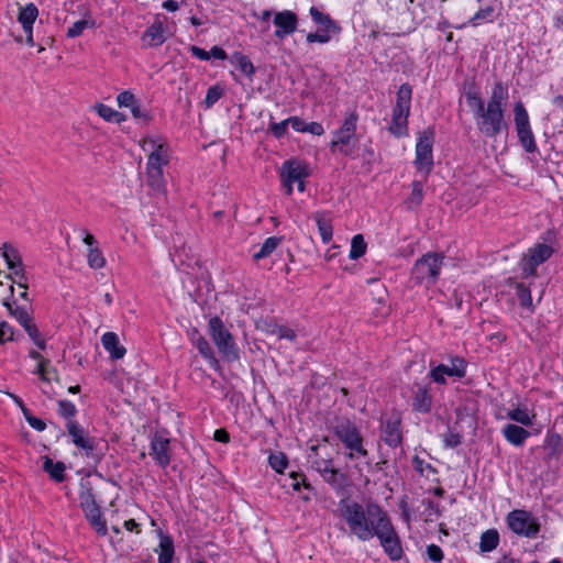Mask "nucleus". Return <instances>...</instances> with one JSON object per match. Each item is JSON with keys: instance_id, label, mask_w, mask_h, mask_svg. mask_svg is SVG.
I'll return each instance as SVG.
<instances>
[{"instance_id": "nucleus-1", "label": "nucleus", "mask_w": 563, "mask_h": 563, "mask_svg": "<svg viewBox=\"0 0 563 563\" xmlns=\"http://www.w3.org/2000/svg\"><path fill=\"white\" fill-rule=\"evenodd\" d=\"M340 512L351 534L361 541L377 537L390 560L397 561L401 558L399 538L387 512L379 505L369 503L364 507L356 501L342 500Z\"/></svg>"}, {"instance_id": "nucleus-2", "label": "nucleus", "mask_w": 563, "mask_h": 563, "mask_svg": "<svg viewBox=\"0 0 563 563\" xmlns=\"http://www.w3.org/2000/svg\"><path fill=\"white\" fill-rule=\"evenodd\" d=\"M465 99L473 112L477 130L482 135L488 139H496L503 132L508 131L506 112L509 91L508 87L501 81L494 84L487 102L484 101L476 90H468L465 93Z\"/></svg>"}, {"instance_id": "nucleus-3", "label": "nucleus", "mask_w": 563, "mask_h": 563, "mask_svg": "<svg viewBox=\"0 0 563 563\" xmlns=\"http://www.w3.org/2000/svg\"><path fill=\"white\" fill-rule=\"evenodd\" d=\"M66 430L73 444L80 450L82 456L93 464L101 462L108 451V443L104 440L89 435L88 431L76 420L67 421Z\"/></svg>"}, {"instance_id": "nucleus-4", "label": "nucleus", "mask_w": 563, "mask_h": 563, "mask_svg": "<svg viewBox=\"0 0 563 563\" xmlns=\"http://www.w3.org/2000/svg\"><path fill=\"white\" fill-rule=\"evenodd\" d=\"M101 484L100 481H92L90 475L81 477L79 483V501L82 511L89 523L95 528L97 533L107 534V523L102 519L100 507L97 504V488Z\"/></svg>"}, {"instance_id": "nucleus-5", "label": "nucleus", "mask_w": 563, "mask_h": 563, "mask_svg": "<svg viewBox=\"0 0 563 563\" xmlns=\"http://www.w3.org/2000/svg\"><path fill=\"white\" fill-rule=\"evenodd\" d=\"M333 432L345 448V456L349 460L368 456V451L363 444L364 439L353 421L347 418L336 419Z\"/></svg>"}, {"instance_id": "nucleus-6", "label": "nucleus", "mask_w": 563, "mask_h": 563, "mask_svg": "<svg viewBox=\"0 0 563 563\" xmlns=\"http://www.w3.org/2000/svg\"><path fill=\"white\" fill-rule=\"evenodd\" d=\"M3 306L8 309L9 314L25 330L34 344L44 350L46 343L34 322L32 305H19L18 301L13 299L4 300Z\"/></svg>"}, {"instance_id": "nucleus-7", "label": "nucleus", "mask_w": 563, "mask_h": 563, "mask_svg": "<svg viewBox=\"0 0 563 563\" xmlns=\"http://www.w3.org/2000/svg\"><path fill=\"white\" fill-rule=\"evenodd\" d=\"M445 256L442 253H427L416 261L411 269V278L417 284L434 285L439 278Z\"/></svg>"}, {"instance_id": "nucleus-8", "label": "nucleus", "mask_w": 563, "mask_h": 563, "mask_svg": "<svg viewBox=\"0 0 563 563\" xmlns=\"http://www.w3.org/2000/svg\"><path fill=\"white\" fill-rule=\"evenodd\" d=\"M357 120L358 114L356 112H352L345 118L341 128L334 132V137L330 144L331 152H339L344 156L354 152L358 142L355 136Z\"/></svg>"}, {"instance_id": "nucleus-9", "label": "nucleus", "mask_w": 563, "mask_h": 563, "mask_svg": "<svg viewBox=\"0 0 563 563\" xmlns=\"http://www.w3.org/2000/svg\"><path fill=\"white\" fill-rule=\"evenodd\" d=\"M506 523L511 532L528 539L537 538L541 529L539 519L526 509H515L508 512Z\"/></svg>"}, {"instance_id": "nucleus-10", "label": "nucleus", "mask_w": 563, "mask_h": 563, "mask_svg": "<svg viewBox=\"0 0 563 563\" xmlns=\"http://www.w3.org/2000/svg\"><path fill=\"white\" fill-rule=\"evenodd\" d=\"M209 329L211 338L223 358L229 362L238 361L239 350L232 334L224 327L222 320L219 317H212L209 320Z\"/></svg>"}, {"instance_id": "nucleus-11", "label": "nucleus", "mask_w": 563, "mask_h": 563, "mask_svg": "<svg viewBox=\"0 0 563 563\" xmlns=\"http://www.w3.org/2000/svg\"><path fill=\"white\" fill-rule=\"evenodd\" d=\"M434 142V131L428 128L420 133L419 140L416 145V161L415 164L419 170H424L429 174L433 166L432 146Z\"/></svg>"}, {"instance_id": "nucleus-12", "label": "nucleus", "mask_w": 563, "mask_h": 563, "mask_svg": "<svg viewBox=\"0 0 563 563\" xmlns=\"http://www.w3.org/2000/svg\"><path fill=\"white\" fill-rule=\"evenodd\" d=\"M553 253V247L544 243H538L530 247L520 262L522 274L525 276L534 275L537 267L547 262Z\"/></svg>"}, {"instance_id": "nucleus-13", "label": "nucleus", "mask_w": 563, "mask_h": 563, "mask_svg": "<svg viewBox=\"0 0 563 563\" xmlns=\"http://www.w3.org/2000/svg\"><path fill=\"white\" fill-rule=\"evenodd\" d=\"M309 176L308 166L299 161H286L282 167L283 186L286 188V194H292V185L301 178Z\"/></svg>"}, {"instance_id": "nucleus-14", "label": "nucleus", "mask_w": 563, "mask_h": 563, "mask_svg": "<svg viewBox=\"0 0 563 563\" xmlns=\"http://www.w3.org/2000/svg\"><path fill=\"white\" fill-rule=\"evenodd\" d=\"M466 373V362L462 357H454L450 365L440 364L431 371V377L435 383H445L444 375L463 378Z\"/></svg>"}, {"instance_id": "nucleus-15", "label": "nucleus", "mask_w": 563, "mask_h": 563, "mask_svg": "<svg viewBox=\"0 0 563 563\" xmlns=\"http://www.w3.org/2000/svg\"><path fill=\"white\" fill-rule=\"evenodd\" d=\"M317 470L322 478L335 490H342L346 486V476L332 466V460L317 462Z\"/></svg>"}, {"instance_id": "nucleus-16", "label": "nucleus", "mask_w": 563, "mask_h": 563, "mask_svg": "<svg viewBox=\"0 0 563 563\" xmlns=\"http://www.w3.org/2000/svg\"><path fill=\"white\" fill-rule=\"evenodd\" d=\"M274 24L277 27L275 31V36L283 40L297 30V14L289 10L277 12L274 16Z\"/></svg>"}, {"instance_id": "nucleus-17", "label": "nucleus", "mask_w": 563, "mask_h": 563, "mask_svg": "<svg viewBox=\"0 0 563 563\" xmlns=\"http://www.w3.org/2000/svg\"><path fill=\"white\" fill-rule=\"evenodd\" d=\"M150 455L156 461V463L165 468L170 463V442L169 439L164 438L159 434H155L151 441Z\"/></svg>"}, {"instance_id": "nucleus-18", "label": "nucleus", "mask_w": 563, "mask_h": 563, "mask_svg": "<svg viewBox=\"0 0 563 563\" xmlns=\"http://www.w3.org/2000/svg\"><path fill=\"white\" fill-rule=\"evenodd\" d=\"M380 437L390 448H397L401 444V420L398 416H393L383 423Z\"/></svg>"}, {"instance_id": "nucleus-19", "label": "nucleus", "mask_w": 563, "mask_h": 563, "mask_svg": "<svg viewBox=\"0 0 563 563\" xmlns=\"http://www.w3.org/2000/svg\"><path fill=\"white\" fill-rule=\"evenodd\" d=\"M501 433L507 442L515 446H522L526 440L530 437V432L528 430L514 423H507L501 429Z\"/></svg>"}, {"instance_id": "nucleus-20", "label": "nucleus", "mask_w": 563, "mask_h": 563, "mask_svg": "<svg viewBox=\"0 0 563 563\" xmlns=\"http://www.w3.org/2000/svg\"><path fill=\"white\" fill-rule=\"evenodd\" d=\"M412 397V408L415 411L428 413L432 407V396L426 386L416 385Z\"/></svg>"}, {"instance_id": "nucleus-21", "label": "nucleus", "mask_w": 563, "mask_h": 563, "mask_svg": "<svg viewBox=\"0 0 563 563\" xmlns=\"http://www.w3.org/2000/svg\"><path fill=\"white\" fill-rule=\"evenodd\" d=\"M142 41L146 46L157 47L166 41L165 27L162 22H155L150 25L143 36Z\"/></svg>"}, {"instance_id": "nucleus-22", "label": "nucleus", "mask_w": 563, "mask_h": 563, "mask_svg": "<svg viewBox=\"0 0 563 563\" xmlns=\"http://www.w3.org/2000/svg\"><path fill=\"white\" fill-rule=\"evenodd\" d=\"M101 342L112 360H120L125 355V347L120 344L119 338L114 332H106L101 336Z\"/></svg>"}, {"instance_id": "nucleus-23", "label": "nucleus", "mask_w": 563, "mask_h": 563, "mask_svg": "<svg viewBox=\"0 0 563 563\" xmlns=\"http://www.w3.org/2000/svg\"><path fill=\"white\" fill-rule=\"evenodd\" d=\"M310 15L314 23L320 25V30L324 32H332L336 34L340 32L338 24L330 18V15L322 13L316 7L310 8Z\"/></svg>"}, {"instance_id": "nucleus-24", "label": "nucleus", "mask_w": 563, "mask_h": 563, "mask_svg": "<svg viewBox=\"0 0 563 563\" xmlns=\"http://www.w3.org/2000/svg\"><path fill=\"white\" fill-rule=\"evenodd\" d=\"M192 341L198 349L199 353L212 365H218V360L209 344V342L198 333L197 330H194Z\"/></svg>"}, {"instance_id": "nucleus-25", "label": "nucleus", "mask_w": 563, "mask_h": 563, "mask_svg": "<svg viewBox=\"0 0 563 563\" xmlns=\"http://www.w3.org/2000/svg\"><path fill=\"white\" fill-rule=\"evenodd\" d=\"M168 164L167 148L165 145L159 144L150 154L146 169H162L164 165Z\"/></svg>"}, {"instance_id": "nucleus-26", "label": "nucleus", "mask_w": 563, "mask_h": 563, "mask_svg": "<svg viewBox=\"0 0 563 563\" xmlns=\"http://www.w3.org/2000/svg\"><path fill=\"white\" fill-rule=\"evenodd\" d=\"M37 15V7L34 3H29L20 9L18 21L22 24L24 31H30V29H33Z\"/></svg>"}, {"instance_id": "nucleus-27", "label": "nucleus", "mask_w": 563, "mask_h": 563, "mask_svg": "<svg viewBox=\"0 0 563 563\" xmlns=\"http://www.w3.org/2000/svg\"><path fill=\"white\" fill-rule=\"evenodd\" d=\"M43 470L49 475L55 482H63L65 479L66 466L63 462H54L48 456L44 457Z\"/></svg>"}, {"instance_id": "nucleus-28", "label": "nucleus", "mask_w": 563, "mask_h": 563, "mask_svg": "<svg viewBox=\"0 0 563 563\" xmlns=\"http://www.w3.org/2000/svg\"><path fill=\"white\" fill-rule=\"evenodd\" d=\"M2 256L5 260L8 268L13 272L19 267L23 266V262L19 251L10 244L4 243L2 245Z\"/></svg>"}, {"instance_id": "nucleus-29", "label": "nucleus", "mask_w": 563, "mask_h": 563, "mask_svg": "<svg viewBox=\"0 0 563 563\" xmlns=\"http://www.w3.org/2000/svg\"><path fill=\"white\" fill-rule=\"evenodd\" d=\"M146 183L155 194L165 192V179L163 169H146Z\"/></svg>"}, {"instance_id": "nucleus-30", "label": "nucleus", "mask_w": 563, "mask_h": 563, "mask_svg": "<svg viewBox=\"0 0 563 563\" xmlns=\"http://www.w3.org/2000/svg\"><path fill=\"white\" fill-rule=\"evenodd\" d=\"M499 544V533L496 529H489L482 533L479 549L482 552H490Z\"/></svg>"}, {"instance_id": "nucleus-31", "label": "nucleus", "mask_w": 563, "mask_h": 563, "mask_svg": "<svg viewBox=\"0 0 563 563\" xmlns=\"http://www.w3.org/2000/svg\"><path fill=\"white\" fill-rule=\"evenodd\" d=\"M507 418L520 423L526 427H530L533 423L534 415H530L526 407L523 408H515L507 411Z\"/></svg>"}, {"instance_id": "nucleus-32", "label": "nucleus", "mask_w": 563, "mask_h": 563, "mask_svg": "<svg viewBox=\"0 0 563 563\" xmlns=\"http://www.w3.org/2000/svg\"><path fill=\"white\" fill-rule=\"evenodd\" d=\"M34 373L40 375L41 379L46 384H49L52 380H59L56 369L51 366V362L48 360H42L37 364Z\"/></svg>"}, {"instance_id": "nucleus-33", "label": "nucleus", "mask_w": 563, "mask_h": 563, "mask_svg": "<svg viewBox=\"0 0 563 563\" xmlns=\"http://www.w3.org/2000/svg\"><path fill=\"white\" fill-rule=\"evenodd\" d=\"M282 238L278 236H271L267 238L264 243L262 244L258 252L254 253L253 257L255 261L265 258L269 256L280 244Z\"/></svg>"}, {"instance_id": "nucleus-34", "label": "nucleus", "mask_w": 563, "mask_h": 563, "mask_svg": "<svg viewBox=\"0 0 563 563\" xmlns=\"http://www.w3.org/2000/svg\"><path fill=\"white\" fill-rule=\"evenodd\" d=\"M174 556V543L169 537H162L159 541V563H170Z\"/></svg>"}, {"instance_id": "nucleus-35", "label": "nucleus", "mask_w": 563, "mask_h": 563, "mask_svg": "<svg viewBox=\"0 0 563 563\" xmlns=\"http://www.w3.org/2000/svg\"><path fill=\"white\" fill-rule=\"evenodd\" d=\"M517 134H518V137L520 141V144L527 152H529V153L536 152L537 145H536L534 136H533V133H532L530 126L517 130Z\"/></svg>"}, {"instance_id": "nucleus-36", "label": "nucleus", "mask_w": 563, "mask_h": 563, "mask_svg": "<svg viewBox=\"0 0 563 563\" xmlns=\"http://www.w3.org/2000/svg\"><path fill=\"white\" fill-rule=\"evenodd\" d=\"M516 130L530 126L529 115L521 102H517L514 108Z\"/></svg>"}, {"instance_id": "nucleus-37", "label": "nucleus", "mask_w": 563, "mask_h": 563, "mask_svg": "<svg viewBox=\"0 0 563 563\" xmlns=\"http://www.w3.org/2000/svg\"><path fill=\"white\" fill-rule=\"evenodd\" d=\"M412 87L409 84H402L396 98V104L406 109H410L411 106Z\"/></svg>"}, {"instance_id": "nucleus-38", "label": "nucleus", "mask_w": 563, "mask_h": 563, "mask_svg": "<svg viewBox=\"0 0 563 563\" xmlns=\"http://www.w3.org/2000/svg\"><path fill=\"white\" fill-rule=\"evenodd\" d=\"M423 200V186L421 181L415 180L412 181V190L410 196L408 197L406 203L409 208H416L421 205Z\"/></svg>"}, {"instance_id": "nucleus-39", "label": "nucleus", "mask_w": 563, "mask_h": 563, "mask_svg": "<svg viewBox=\"0 0 563 563\" xmlns=\"http://www.w3.org/2000/svg\"><path fill=\"white\" fill-rule=\"evenodd\" d=\"M87 262L92 269H100L106 265V258L99 247L88 249Z\"/></svg>"}, {"instance_id": "nucleus-40", "label": "nucleus", "mask_w": 563, "mask_h": 563, "mask_svg": "<svg viewBox=\"0 0 563 563\" xmlns=\"http://www.w3.org/2000/svg\"><path fill=\"white\" fill-rule=\"evenodd\" d=\"M366 246L362 234L354 235L351 242L350 258L357 260L363 256L366 252Z\"/></svg>"}, {"instance_id": "nucleus-41", "label": "nucleus", "mask_w": 563, "mask_h": 563, "mask_svg": "<svg viewBox=\"0 0 563 563\" xmlns=\"http://www.w3.org/2000/svg\"><path fill=\"white\" fill-rule=\"evenodd\" d=\"M516 296L518 297L520 305L526 308H532L531 290L522 283H517L515 286Z\"/></svg>"}, {"instance_id": "nucleus-42", "label": "nucleus", "mask_w": 563, "mask_h": 563, "mask_svg": "<svg viewBox=\"0 0 563 563\" xmlns=\"http://www.w3.org/2000/svg\"><path fill=\"white\" fill-rule=\"evenodd\" d=\"M407 125H408V118L393 115L389 131L396 136L407 135V132H408Z\"/></svg>"}, {"instance_id": "nucleus-43", "label": "nucleus", "mask_w": 563, "mask_h": 563, "mask_svg": "<svg viewBox=\"0 0 563 563\" xmlns=\"http://www.w3.org/2000/svg\"><path fill=\"white\" fill-rule=\"evenodd\" d=\"M268 463L273 470L283 473L288 465V459L283 452H277L269 455Z\"/></svg>"}, {"instance_id": "nucleus-44", "label": "nucleus", "mask_w": 563, "mask_h": 563, "mask_svg": "<svg viewBox=\"0 0 563 563\" xmlns=\"http://www.w3.org/2000/svg\"><path fill=\"white\" fill-rule=\"evenodd\" d=\"M93 26H95V22L93 21H89V20H86V19L76 21L75 23H73L71 26L68 27L67 36L68 37H77V36L81 35L82 32L87 27H93Z\"/></svg>"}, {"instance_id": "nucleus-45", "label": "nucleus", "mask_w": 563, "mask_h": 563, "mask_svg": "<svg viewBox=\"0 0 563 563\" xmlns=\"http://www.w3.org/2000/svg\"><path fill=\"white\" fill-rule=\"evenodd\" d=\"M317 225L320 232L321 239L323 243H329L332 239V225L331 223L322 218L321 216H317Z\"/></svg>"}, {"instance_id": "nucleus-46", "label": "nucleus", "mask_w": 563, "mask_h": 563, "mask_svg": "<svg viewBox=\"0 0 563 563\" xmlns=\"http://www.w3.org/2000/svg\"><path fill=\"white\" fill-rule=\"evenodd\" d=\"M494 12L495 9L492 5H488L486 8L479 9L474 16L471 19V23L474 26H477L479 24V21H487L493 22L494 21Z\"/></svg>"}, {"instance_id": "nucleus-47", "label": "nucleus", "mask_w": 563, "mask_h": 563, "mask_svg": "<svg viewBox=\"0 0 563 563\" xmlns=\"http://www.w3.org/2000/svg\"><path fill=\"white\" fill-rule=\"evenodd\" d=\"M547 446L551 450L550 455L558 456L562 451V437L558 433L548 434Z\"/></svg>"}, {"instance_id": "nucleus-48", "label": "nucleus", "mask_w": 563, "mask_h": 563, "mask_svg": "<svg viewBox=\"0 0 563 563\" xmlns=\"http://www.w3.org/2000/svg\"><path fill=\"white\" fill-rule=\"evenodd\" d=\"M58 412L62 417L68 419L69 420H73L71 418H74L77 413V408L76 406L68 401V400H59L58 401Z\"/></svg>"}, {"instance_id": "nucleus-49", "label": "nucleus", "mask_w": 563, "mask_h": 563, "mask_svg": "<svg viewBox=\"0 0 563 563\" xmlns=\"http://www.w3.org/2000/svg\"><path fill=\"white\" fill-rule=\"evenodd\" d=\"M18 340L14 328L7 321H0V343Z\"/></svg>"}, {"instance_id": "nucleus-50", "label": "nucleus", "mask_w": 563, "mask_h": 563, "mask_svg": "<svg viewBox=\"0 0 563 563\" xmlns=\"http://www.w3.org/2000/svg\"><path fill=\"white\" fill-rule=\"evenodd\" d=\"M117 101H118L119 107H121V108H130L135 102H137L139 99H136V97H135V95L133 92H131L129 90H125V91H122V92H120L118 95Z\"/></svg>"}, {"instance_id": "nucleus-51", "label": "nucleus", "mask_w": 563, "mask_h": 563, "mask_svg": "<svg viewBox=\"0 0 563 563\" xmlns=\"http://www.w3.org/2000/svg\"><path fill=\"white\" fill-rule=\"evenodd\" d=\"M23 416L27 423L36 431L45 430L46 423L42 419L34 417L27 408H23Z\"/></svg>"}, {"instance_id": "nucleus-52", "label": "nucleus", "mask_w": 563, "mask_h": 563, "mask_svg": "<svg viewBox=\"0 0 563 563\" xmlns=\"http://www.w3.org/2000/svg\"><path fill=\"white\" fill-rule=\"evenodd\" d=\"M236 64H238L239 69L246 76L251 77L254 74V70H255L254 66L247 56L238 55Z\"/></svg>"}, {"instance_id": "nucleus-53", "label": "nucleus", "mask_w": 563, "mask_h": 563, "mask_svg": "<svg viewBox=\"0 0 563 563\" xmlns=\"http://www.w3.org/2000/svg\"><path fill=\"white\" fill-rule=\"evenodd\" d=\"M130 109L134 119L144 123H148L151 121L150 113L141 107L140 100L131 106Z\"/></svg>"}, {"instance_id": "nucleus-54", "label": "nucleus", "mask_w": 563, "mask_h": 563, "mask_svg": "<svg viewBox=\"0 0 563 563\" xmlns=\"http://www.w3.org/2000/svg\"><path fill=\"white\" fill-rule=\"evenodd\" d=\"M289 478H290V484L289 486L294 489V490H299L301 485H303V487L306 489H311V485L309 483L306 482V477L305 475L302 474H298V473H295V472H291L290 475H289Z\"/></svg>"}, {"instance_id": "nucleus-55", "label": "nucleus", "mask_w": 563, "mask_h": 563, "mask_svg": "<svg viewBox=\"0 0 563 563\" xmlns=\"http://www.w3.org/2000/svg\"><path fill=\"white\" fill-rule=\"evenodd\" d=\"M222 96V89L218 86H212L208 89L205 103L207 108L212 107Z\"/></svg>"}, {"instance_id": "nucleus-56", "label": "nucleus", "mask_w": 563, "mask_h": 563, "mask_svg": "<svg viewBox=\"0 0 563 563\" xmlns=\"http://www.w3.org/2000/svg\"><path fill=\"white\" fill-rule=\"evenodd\" d=\"M12 275H14L13 283L16 284L20 288L27 290V276L24 269V265L13 271Z\"/></svg>"}, {"instance_id": "nucleus-57", "label": "nucleus", "mask_w": 563, "mask_h": 563, "mask_svg": "<svg viewBox=\"0 0 563 563\" xmlns=\"http://www.w3.org/2000/svg\"><path fill=\"white\" fill-rule=\"evenodd\" d=\"M272 333L276 334L278 336V339H287L290 341H294L296 339L295 331L285 325H276L272 330Z\"/></svg>"}, {"instance_id": "nucleus-58", "label": "nucleus", "mask_w": 563, "mask_h": 563, "mask_svg": "<svg viewBox=\"0 0 563 563\" xmlns=\"http://www.w3.org/2000/svg\"><path fill=\"white\" fill-rule=\"evenodd\" d=\"M331 34H332V32H324L322 30L314 32V33H309L307 35V42L308 43H316V42L327 43L330 41Z\"/></svg>"}, {"instance_id": "nucleus-59", "label": "nucleus", "mask_w": 563, "mask_h": 563, "mask_svg": "<svg viewBox=\"0 0 563 563\" xmlns=\"http://www.w3.org/2000/svg\"><path fill=\"white\" fill-rule=\"evenodd\" d=\"M427 555L429 560L437 563H440L444 558L442 549L437 544H430L427 547Z\"/></svg>"}, {"instance_id": "nucleus-60", "label": "nucleus", "mask_w": 563, "mask_h": 563, "mask_svg": "<svg viewBox=\"0 0 563 563\" xmlns=\"http://www.w3.org/2000/svg\"><path fill=\"white\" fill-rule=\"evenodd\" d=\"M98 114L108 122H112V119L117 115V110L106 104H98L96 107Z\"/></svg>"}, {"instance_id": "nucleus-61", "label": "nucleus", "mask_w": 563, "mask_h": 563, "mask_svg": "<svg viewBox=\"0 0 563 563\" xmlns=\"http://www.w3.org/2000/svg\"><path fill=\"white\" fill-rule=\"evenodd\" d=\"M288 124L289 122H287V119L279 123L272 122L269 125V130L272 131L274 136L279 139L286 134Z\"/></svg>"}, {"instance_id": "nucleus-62", "label": "nucleus", "mask_w": 563, "mask_h": 563, "mask_svg": "<svg viewBox=\"0 0 563 563\" xmlns=\"http://www.w3.org/2000/svg\"><path fill=\"white\" fill-rule=\"evenodd\" d=\"M462 442V438L459 433L449 432L444 437V443L448 448H456Z\"/></svg>"}, {"instance_id": "nucleus-63", "label": "nucleus", "mask_w": 563, "mask_h": 563, "mask_svg": "<svg viewBox=\"0 0 563 563\" xmlns=\"http://www.w3.org/2000/svg\"><path fill=\"white\" fill-rule=\"evenodd\" d=\"M287 122L291 125V128L297 132H306L307 123L300 119L299 117H291L287 119Z\"/></svg>"}, {"instance_id": "nucleus-64", "label": "nucleus", "mask_w": 563, "mask_h": 563, "mask_svg": "<svg viewBox=\"0 0 563 563\" xmlns=\"http://www.w3.org/2000/svg\"><path fill=\"white\" fill-rule=\"evenodd\" d=\"M306 132L311 133L313 135H322L324 133V129L319 122H310L307 123Z\"/></svg>"}]
</instances>
